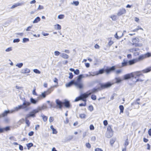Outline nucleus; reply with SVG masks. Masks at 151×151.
Instances as JSON below:
<instances>
[{"label":"nucleus","instance_id":"1","mask_svg":"<svg viewBox=\"0 0 151 151\" xmlns=\"http://www.w3.org/2000/svg\"><path fill=\"white\" fill-rule=\"evenodd\" d=\"M55 102L56 104V107L60 109H61L63 105L65 107L67 108H69L71 107L70 101L68 100H65L64 102H62L58 99L56 100Z\"/></svg>","mask_w":151,"mask_h":151},{"label":"nucleus","instance_id":"2","mask_svg":"<svg viewBox=\"0 0 151 151\" xmlns=\"http://www.w3.org/2000/svg\"><path fill=\"white\" fill-rule=\"evenodd\" d=\"M115 70V66H113L111 67H107L105 69L104 68L100 69L98 71H97V75L102 74L105 73L107 74H109Z\"/></svg>","mask_w":151,"mask_h":151},{"label":"nucleus","instance_id":"3","mask_svg":"<svg viewBox=\"0 0 151 151\" xmlns=\"http://www.w3.org/2000/svg\"><path fill=\"white\" fill-rule=\"evenodd\" d=\"M89 91H88L86 93L81 94L80 96L75 99L74 101L76 102L80 100H82L84 102H86L87 98L91 94V93H88Z\"/></svg>","mask_w":151,"mask_h":151},{"label":"nucleus","instance_id":"4","mask_svg":"<svg viewBox=\"0 0 151 151\" xmlns=\"http://www.w3.org/2000/svg\"><path fill=\"white\" fill-rule=\"evenodd\" d=\"M46 108L47 107L44 106H43L41 107H39L37 108V109H34L30 112L29 114H28L26 115V116L28 118L31 117H35V116L36 114L38 113L40 111H42Z\"/></svg>","mask_w":151,"mask_h":151},{"label":"nucleus","instance_id":"5","mask_svg":"<svg viewBox=\"0 0 151 151\" xmlns=\"http://www.w3.org/2000/svg\"><path fill=\"white\" fill-rule=\"evenodd\" d=\"M73 84H74L77 88L80 89H82L83 87V85L82 83H80L75 81L74 80H72L68 83H66V87H69Z\"/></svg>","mask_w":151,"mask_h":151},{"label":"nucleus","instance_id":"6","mask_svg":"<svg viewBox=\"0 0 151 151\" xmlns=\"http://www.w3.org/2000/svg\"><path fill=\"white\" fill-rule=\"evenodd\" d=\"M113 83L110 82H107L105 83H100V87L98 88L99 90H101L110 87Z\"/></svg>","mask_w":151,"mask_h":151},{"label":"nucleus","instance_id":"7","mask_svg":"<svg viewBox=\"0 0 151 151\" xmlns=\"http://www.w3.org/2000/svg\"><path fill=\"white\" fill-rule=\"evenodd\" d=\"M142 70H141L133 72V78H137L141 76H143L142 73Z\"/></svg>","mask_w":151,"mask_h":151},{"label":"nucleus","instance_id":"8","mask_svg":"<svg viewBox=\"0 0 151 151\" xmlns=\"http://www.w3.org/2000/svg\"><path fill=\"white\" fill-rule=\"evenodd\" d=\"M132 65V60H130L129 61L124 59L123 60V62L122 63V67H124L127 66L128 65Z\"/></svg>","mask_w":151,"mask_h":151},{"label":"nucleus","instance_id":"9","mask_svg":"<svg viewBox=\"0 0 151 151\" xmlns=\"http://www.w3.org/2000/svg\"><path fill=\"white\" fill-rule=\"evenodd\" d=\"M12 112L13 111H11L9 110L5 111L2 114H0V118L1 117L6 116L8 114L12 113Z\"/></svg>","mask_w":151,"mask_h":151},{"label":"nucleus","instance_id":"10","mask_svg":"<svg viewBox=\"0 0 151 151\" xmlns=\"http://www.w3.org/2000/svg\"><path fill=\"white\" fill-rule=\"evenodd\" d=\"M139 39L138 38H133V45H135V46H139L138 43L139 42Z\"/></svg>","mask_w":151,"mask_h":151},{"label":"nucleus","instance_id":"11","mask_svg":"<svg viewBox=\"0 0 151 151\" xmlns=\"http://www.w3.org/2000/svg\"><path fill=\"white\" fill-rule=\"evenodd\" d=\"M126 13V10L124 9H120L117 13V15L119 16H121L125 14Z\"/></svg>","mask_w":151,"mask_h":151},{"label":"nucleus","instance_id":"12","mask_svg":"<svg viewBox=\"0 0 151 151\" xmlns=\"http://www.w3.org/2000/svg\"><path fill=\"white\" fill-rule=\"evenodd\" d=\"M132 77V73H131L124 75V80H127L130 78Z\"/></svg>","mask_w":151,"mask_h":151},{"label":"nucleus","instance_id":"13","mask_svg":"<svg viewBox=\"0 0 151 151\" xmlns=\"http://www.w3.org/2000/svg\"><path fill=\"white\" fill-rule=\"evenodd\" d=\"M113 135V132H106V136L107 138H110L112 137Z\"/></svg>","mask_w":151,"mask_h":151},{"label":"nucleus","instance_id":"14","mask_svg":"<svg viewBox=\"0 0 151 151\" xmlns=\"http://www.w3.org/2000/svg\"><path fill=\"white\" fill-rule=\"evenodd\" d=\"M140 99L138 98L137 99L136 101H134V102H133V106L137 105V106L136 108H138L139 107V103L138 101Z\"/></svg>","mask_w":151,"mask_h":151},{"label":"nucleus","instance_id":"15","mask_svg":"<svg viewBox=\"0 0 151 151\" xmlns=\"http://www.w3.org/2000/svg\"><path fill=\"white\" fill-rule=\"evenodd\" d=\"M69 70L72 72H73L74 74L76 75H78L80 73V71L78 69H76V70L72 68H70Z\"/></svg>","mask_w":151,"mask_h":151},{"label":"nucleus","instance_id":"16","mask_svg":"<svg viewBox=\"0 0 151 151\" xmlns=\"http://www.w3.org/2000/svg\"><path fill=\"white\" fill-rule=\"evenodd\" d=\"M151 71V66L147 68H146L142 70L143 73H147Z\"/></svg>","mask_w":151,"mask_h":151},{"label":"nucleus","instance_id":"17","mask_svg":"<svg viewBox=\"0 0 151 151\" xmlns=\"http://www.w3.org/2000/svg\"><path fill=\"white\" fill-rule=\"evenodd\" d=\"M30 72V70L27 68L23 69L21 70V73L24 74L29 73Z\"/></svg>","mask_w":151,"mask_h":151},{"label":"nucleus","instance_id":"18","mask_svg":"<svg viewBox=\"0 0 151 151\" xmlns=\"http://www.w3.org/2000/svg\"><path fill=\"white\" fill-rule=\"evenodd\" d=\"M83 75L81 74L80 75L78 76L77 79V82H78L80 83H82L81 82V79L82 78H84Z\"/></svg>","mask_w":151,"mask_h":151},{"label":"nucleus","instance_id":"19","mask_svg":"<svg viewBox=\"0 0 151 151\" xmlns=\"http://www.w3.org/2000/svg\"><path fill=\"white\" fill-rule=\"evenodd\" d=\"M23 4L22 3H18L15 4L13 5L11 7V8L13 9L19 6H22Z\"/></svg>","mask_w":151,"mask_h":151},{"label":"nucleus","instance_id":"20","mask_svg":"<svg viewBox=\"0 0 151 151\" xmlns=\"http://www.w3.org/2000/svg\"><path fill=\"white\" fill-rule=\"evenodd\" d=\"M28 117H27V116H26L25 118V123L26 124H27V126L28 127H29L30 124V122L29 121V120L28 119Z\"/></svg>","mask_w":151,"mask_h":151},{"label":"nucleus","instance_id":"21","mask_svg":"<svg viewBox=\"0 0 151 151\" xmlns=\"http://www.w3.org/2000/svg\"><path fill=\"white\" fill-rule=\"evenodd\" d=\"M116 138H113L111 139L110 141V143L111 146H113V144L114 143L115 141H116Z\"/></svg>","mask_w":151,"mask_h":151},{"label":"nucleus","instance_id":"22","mask_svg":"<svg viewBox=\"0 0 151 151\" xmlns=\"http://www.w3.org/2000/svg\"><path fill=\"white\" fill-rule=\"evenodd\" d=\"M88 73L90 74V76H98L97 71L93 72H89Z\"/></svg>","mask_w":151,"mask_h":151},{"label":"nucleus","instance_id":"23","mask_svg":"<svg viewBox=\"0 0 151 151\" xmlns=\"http://www.w3.org/2000/svg\"><path fill=\"white\" fill-rule=\"evenodd\" d=\"M30 105V103L29 102L24 101L23 104V105L25 107V108Z\"/></svg>","mask_w":151,"mask_h":151},{"label":"nucleus","instance_id":"24","mask_svg":"<svg viewBox=\"0 0 151 151\" xmlns=\"http://www.w3.org/2000/svg\"><path fill=\"white\" fill-rule=\"evenodd\" d=\"M53 90L51 89V88H49L46 91H45L44 92L45 93L46 95L49 94L51 92L53 91Z\"/></svg>","mask_w":151,"mask_h":151},{"label":"nucleus","instance_id":"25","mask_svg":"<svg viewBox=\"0 0 151 151\" xmlns=\"http://www.w3.org/2000/svg\"><path fill=\"white\" fill-rule=\"evenodd\" d=\"M24 108H25V107H24L22 104V105L18 106V107H16L15 108V110L17 111H18L19 109Z\"/></svg>","mask_w":151,"mask_h":151},{"label":"nucleus","instance_id":"26","mask_svg":"<svg viewBox=\"0 0 151 151\" xmlns=\"http://www.w3.org/2000/svg\"><path fill=\"white\" fill-rule=\"evenodd\" d=\"M50 128L52 129V134H56L58 133V132L56 129H55L53 125H51L50 127Z\"/></svg>","mask_w":151,"mask_h":151},{"label":"nucleus","instance_id":"27","mask_svg":"<svg viewBox=\"0 0 151 151\" xmlns=\"http://www.w3.org/2000/svg\"><path fill=\"white\" fill-rule=\"evenodd\" d=\"M109 132H113L111 126V125H109L107 128V131Z\"/></svg>","mask_w":151,"mask_h":151},{"label":"nucleus","instance_id":"28","mask_svg":"<svg viewBox=\"0 0 151 151\" xmlns=\"http://www.w3.org/2000/svg\"><path fill=\"white\" fill-rule=\"evenodd\" d=\"M145 58V56L144 55H142L139 56L138 58V60L139 61L142 60L143 59Z\"/></svg>","mask_w":151,"mask_h":151},{"label":"nucleus","instance_id":"29","mask_svg":"<svg viewBox=\"0 0 151 151\" xmlns=\"http://www.w3.org/2000/svg\"><path fill=\"white\" fill-rule=\"evenodd\" d=\"M139 29H141L142 30H143V29L142 28L139 26H138L137 27V28H136V29H135L134 30H133V32H137Z\"/></svg>","mask_w":151,"mask_h":151},{"label":"nucleus","instance_id":"30","mask_svg":"<svg viewBox=\"0 0 151 151\" xmlns=\"http://www.w3.org/2000/svg\"><path fill=\"white\" fill-rule=\"evenodd\" d=\"M110 18H111L112 19L113 21H115L117 19V17L116 15H112L110 16Z\"/></svg>","mask_w":151,"mask_h":151},{"label":"nucleus","instance_id":"31","mask_svg":"<svg viewBox=\"0 0 151 151\" xmlns=\"http://www.w3.org/2000/svg\"><path fill=\"white\" fill-rule=\"evenodd\" d=\"M28 149H29L30 148L33 146V144L32 143H28L26 145Z\"/></svg>","mask_w":151,"mask_h":151},{"label":"nucleus","instance_id":"32","mask_svg":"<svg viewBox=\"0 0 151 151\" xmlns=\"http://www.w3.org/2000/svg\"><path fill=\"white\" fill-rule=\"evenodd\" d=\"M40 20V18L39 17H37L33 21L34 23H36L39 22Z\"/></svg>","mask_w":151,"mask_h":151},{"label":"nucleus","instance_id":"33","mask_svg":"<svg viewBox=\"0 0 151 151\" xmlns=\"http://www.w3.org/2000/svg\"><path fill=\"white\" fill-rule=\"evenodd\" d=\"M30 102L31 103L33 104H35L37 102V101L33 98H32L30 99Z\"/></svg>","mask_w":151,"mask_h":151},{"label":"nucleus","instance_id":"34","mask_svg":"<svg viewBox=\"0 0 151 151\" xmlns=\"http://www.w3.org/2000/svg\"><path fill=\"white\" fill-rule=\"evenodd\" d=\"M55 29L57 30H60L61 29V27L60 25L59 24H57L55 25Z\"/></svg>","mask_w":151,"mask_h":151},{"label":"nucleus","instance_id":"35","mask_svg":"<svg viewBox=\"0 0 151 151\" xmlns=\"http://www.w3.org/2000/svg\"><path fill=\"white\" fill-rule=\"evenodd\" d=\"M42 118L44 122H46L47 121L48 119V117L47 116H45L44 115H43L42 116Z\"/></svg>","mask_w":151,"mask_h":151},{"label":"nucleus","instance_id":"36","mask_svg":"<svg viewBox=\"0 0 151 151\" xmlns=\"http://www.w3.org/2000/svg\"><path fill=\"white\" fill-rule=\"evenodd\" d=\"M99 89H98V88H93V89H92L91 91V92H89L88 93H91V94L92 93H93L96 92V91H97V90Z\"/></svg>","mask_w":151,"mask_h":151},{"label":"nucleus","instance_id":"37","mask_svg":"<svg viewBox=\"0 0 151 151\" xmlns=\"http://www.w3.org/2000/svg\"><path fill=\"white\" fill-rule=\"evenodd\" d=\"M144 55L145 56V58L149 57L151 56V53L150 52H148Z\"/></svg>","mask_w":151,"mask_h":151},{"label":"nucleus","instance_id":"38","mask_svg":"<svg viewBox=\"0 0 151 151\" xmlns=\"http://www.w3.org/2000/svg\"><path fill=\"white\" fill-rule=\"evenodd\" d=\"M62 57L64 59H68L69 58V56L68 55L64 53L62 54Z\"/></svg>","mask_w":151,"mask_h":151},{"label":"nucleus","instance_id":"39","mask_svg":"<svg viewBox=\"0 0 151 151\" xmlns=\"http://www.w3.org/2000/svg\"><path fill=\"white\" fill-rule=\"evenodd\" d=\"M4 131H8L11 129L10 127L7 126L4 128Z\"/></svg>","mask_w":151,"mask_h":151},{"label":"nucleus","instance_id":"40","mask_svg":"<svg viewBox=\"0 0 151 151\" xmlns=\"http://www.w3.org/2000/svg\"><path fill=\"white\" fill-rule=\"evenodd\" d=\"M119 109L120 110V113H123L124 109V106L123 105H120L119 106Z\"/></svg>","mask_w":151,"mask_h":151},{"label":"nucleus","instance_id":"41","mask_svg":"<svg viewBox=\"0 0 151 151\" xmlns=\"http://www.w3.org/2000/svg\"><path fill=\"white\" fill-rule=\"evenodd\" d=\"M46 96V95L45 93V92H44L42 93L41 95L40 96V97L42 98H45Z\"/></svg>","mask_w":151,"mask_h":151},{"label":"nucleus","instance_id":"42","mask_svg":"<svg viewBox=\"0 0 151 151\" xmlns=\"http://www.w3.org/2000/svg\"><path fill=\"white\" fill-rule=\"evenodd\" d=\"M36 88L35 87L32 92V94L33 95H35V96H37V94L36 91Z\"/></svg>","mask_w":151,"mask_h":151},{"label":"nucleus","instance_id":"43","mask_svg":"<svg viewBox=\"0 0 151 151\" xmlns=\"http://www.w3.org/2000/svg\"><path fill=\"white\" fill-rule=\"evenodd\" d=\"M139 61L138 60V58L133 59V65L135 63H137V62Z\"/></svg>","mask_w":151,"mask_h":151},{"label":"nucleus","instance_id":"44","mask_svg":"<svg viewBox=\"0 0 151 151\" xmlns=\"http://www.w3.org/2000/svg\"><path fill=\"white\" fill-rule=\"evenodd\" d=\"M88 109L90 111H92L93 109V106L92 105L89 106L88 108Z\"/></svg>","mask_w":151,"mask_h":151},{"label":"nucleus","instance_id":"45","mask_svg":"<svg viewBox=\"0 0 151 151\" xmlns=\"http://www.w3.org/2000/svg\"><path fill=\"white\" fill-rule=\"evenodd\" d=\"M80 117L81 118H84L86 117V115L83 114H81L80 115Z\"/></svg>","mask_w":151,"mask_h":151},{"label":"nucleus","instance_id":"46","mask_svg":"<svg viewBox=\"0 0 151 151\" xmlns=\"http://www.w3.org/2000/svg\"><path fill=\"white\" fill-rule=\"evenodd\" d=\"M69 76L68 77L70 79H72L73 78V73H69Z\"/></svg>","mask_w":151,"mask_h":151},{"label":"nucleus","instance_id":"47","mask_svg":"<svg viewBox=\"0 0 151 151\" xmlns=\"http://www.w3.org/2000/svg\"><path fill=\"white\" fill-rule=\"evenodd\" d=\"M91 99L94 100H95L96 99V96L94 95H92L91 96Z\"/></svg>","mask_w":151,"mask_h":151},{"label":"nucleus","instance_id":"48","mask_svg":"<svg viewBox=\"0 0 151 151\" xmlns=\"http://www.w3.org/2000/svg\"><path fill=\"white\" fill-rule=\"evenodd\" d=\"M64 15L63 14L59 15L58 17V18L60 19H63L64 18Z\"/></svg>","mask_w":151,"mask_h":151},{"label":"nucleus","instance_id":"49","mask_svg":"<svg viewBox=\"0 0 151 151\" xmlns=\"http://www.w3.org/2000/svg\"><path fill=\"white\" fill-rule=\"evenodd\" d=\"M34 72L36 73L40 74V71L37 69H35L33 70Z\"/></svg>","mask_w":151,"mask_h":151},{"label":"nucleus","instance_id":"50","mask_svg":"<svg viewBox=\"0 0 151 151\" xmlns=\"http://www.w3.org/2000/svg\"><path fill=\"white\" fill-rule=\"evenodd\" d=\"M86 102H84V104L83 103H81L79 104V106H86Z\"/></svg>","mask_w":151,"mask_h":151},{"label":"nucleus","instance_id":"51","mask_svg":"<svg viewBox=\"0 0 151 151\" xmlns=\"http://www.w3.org/2000/svg\"><path fill=\"white\" fill-rule=\"evenodd\" d=\"M116 82L117 83L120 82L122 81L121 79L119 78H116Z\"/></svg>","mask_w":151,"mask_h":151},{"label":"nucleus","instance_id":"52","mask_svg":"<svg viewBox=\"0 0 151 151\" xmlns=\"http://www.w3.org/2000/svg\"><path fill=\"white\" fill-rule=\"evenodd\" d=\"M122 70H118L116 71V73L117 74H120L122 73Z\"/></svg>","mask_w":151,"mask_h":151},{"label":"nucleus","instance_id":"53","mask_svg":"<svg viewBox=\"0 0 151 151\" xmlns=\"http://www.w3.org/2000/svg\"><path fill=\"white\" fill-rule=\"evenodd\" d=\"M23 65V63H18L17 64L16 66L18 67L19 68H21Z\"/></svg>","mask_w":151,"mask_h":151},{"label":"nucleus","instance_id":"54","mask_svg":"<svg viewBox=\"0 0 151 151\" xmlns=\"http://www.w3.org/2000/svg\"><path fill=\"white\" fill-rule=\"evenodd\" d=\"M114 43V42L111 40H110L108 42V45L109 46H111Z\"/></svg>","mask_w":151,"mask_h":151},{"label":"nucleus","instance_id":"55","mask_svg":"<svg viewBox=\"0 0 151 151\" xmlns=\"http://www.w3.org/2000/svg\"><path fill=\"white\" fill-rule=\"evenodd\" d=\"M86 147L88 148H90L91 147V145L89 143H87L86 144Z\"/></svg>","mask_w":151,"mask_h":151},{"label":"nucleus","instance_id":"56","mask_svg":"<svg viewBox=\"0 0 151 151\" xmlns=\"http://www.w3.org/2000/svg\"><path fill=\"white\" fill-rule=\"evenodd\" d=\"M143 81H144V80L140 79H139L138 78L136 80V81H134V83H135L136 82H137L138 81H140V82H142Z\"/></svg>","mask_w":151,"mask_h":151},{"label":"nucleus","instance_id":"57","mask_svg":"<svg viewBox=\"0 0 151 151\" xmlns=\"http://www.w3.org/2000/svg\"><path fill=\"white\" fill-rule=\"evenodd\" d=\"M90 129L91 130H93L94 129V127L93 125L91 124L90 125Z\"/></svg>","mask_w":151,"mask_h":151},{"label":"nucleus","instance_id":"58","mask_svg":"<svg viewBox=\"0 0 151 151\" xmlns=\"http://www.w3.org/2000/svg\"><path fill=\"white\" fill-rule=\"evenodd\" d=\"M12 50V47H9L7 48L6 50V52H9Z\"/></svg>","mask_w":151,"mask_h":151},{"label":"nucleus","instance_id":"59","mask_svg":"<svg viewBox=\"0 0 151 151\" xmlns=\"http://www.w3.org/2000/svg\"><path fill=\"white\" fill-rule=\"evenodd\" d=\"M139 48H133V52L134 51H137H137L138 50H139Z\"/></svg>","mask_w":151,"mask_h":151},{"label":"nucleus","instance_id":"60","mask_svg":"<svg viewBox=\"0 0 151 151\" xmlns=\"http://www.w3.org/2000/svg\"><path fill=\"white\" fill-rule=\"evenodd\" d=\"M129 144V142L128 139H127L126 140H125L124 143V145L125 146H127Z\"/></svg>","mask_w":151,"mask_h":151},{"label":"nucleus","instance_id":"61","mask_svg":"<svg viewBox=\"0 0 151 151\" xmlns=\"http://www.w3.org/2000/svg\"><path fill=\"white\" fill-rule=\"evenodd\" d=\"M60 54V53L58 51H56L55 52V55L56 56H58Z\"/></svg>","mask_w":151,"mask_h":151},{"label":"nucleus","instance_id":"62","mask_svg":"<svg viewBox=\"0 0 151 151\" xmlns=\"http://www.w3.org/2000/svg\"><path fill=\"white\" fill-rule=\"evenodd\" d=\"M34 132L33 131H31L28 133L29 136H31L33 135Z\"/></svg>","mask_w":151,"mask_h":151},{"label":"nucleus","instance_id":"63","mask_svg":"<svg viewBox=\"0 0 151 151\" xmlns=\"http://www.w3.org/2000/svg\"><path fill=\"white\" fill-rule=\"evenodd\" d=\"M42 34L44 36H48L49 35V34L48 33H45L44 32H42Z\"/></svg>","mask_w":151,"mask_h":151},{"label":"nucleus","instance_id":"64","mask_svg":"<svg viewBox=\"0 0 151 151\" xmlns=\"http://www.w3.org/2000/svg\"><path fill=\"white\" fill-rule=\"evenodd\" d=\"M95 151H103V150L101 148H97L95 149Z\"/></svg>","mask_w":151,"mask_h":151}]
</instances>
